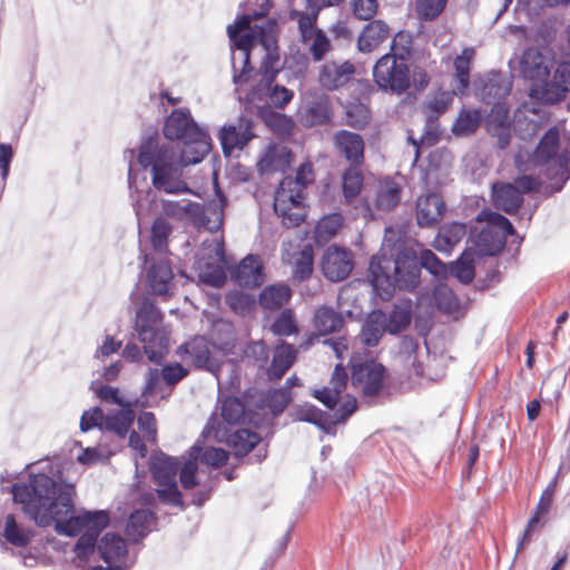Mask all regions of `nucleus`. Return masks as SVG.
Segmentation results:
<instances>
[{
  "label": "nucleus",
  "instance_id": "obj_48",
  "mask_svg": "<svg viewBox=\"0 0 570 570\" xmlns=\"http://www.w3.org/2000/svg\"><path fill=\"white\" fill-rule=\"evenodd\" d=\"M344 218L340 213L324 216L315 226V239L317 243H326L334 237L342 227Z\"/></svg>",
  "mask_w": 570,
  "mask_h": 570
},
{
  "label": "nucleus",
  "instance_id": "obj_35",
  "mask_svg": "<svg viewBox=\"0 0 570 570\" xmlns=\"http://www.w3.org/2000/svg\"><path fill=\"white\" fill-rule=\"evenodd\" d=\"M134 420L135 412L131 406L121 407L105 415L104 431L115 433L118 438L125 439L130 431Z\"/></svg>",
  "mask_w": 570,
  "mask_h": 570
},
{
  "label": "nucleus",
  "instance_id": "obj_62",
  "mask_svg": "<svg viewBox=\"0 0 570 570\" xmlns=\"http://www.w3.org/2000/svg\"><path fill=\"white\" fill-rule=\"evenodd\" d=\"M350 8L355 18L370 20L377 12V0H351Z\"/></svg>",
  "mask_w": 570,
  "mask_h": 570
},
{
  "label": "nucleus",
  "instance_id": "obj_46",
  "mask_svg": "<svg viewBox=\"0 0 570 570\" xmlns=\"http://www.w3.org/2000/svg\"><path fill=\"white\" fill-rule=\"evenodd\" d=\"M482 114L479 109H463L452 126L455 136L465 137L473 134L480 126Z\"/></svg>",
  "mask_w": 570,
  "mask_h": 570
},
{
  "label": "nucleus",
  "instance_id": "obj_64",
  "mask_svg": "<svg viewBox=\"0 0 570 570\" xmlns=\"http://www.w3.org/2000/svg\"><path fill=\"white\" fill-rule=\"evenodd\" d=\"M291 401L287 389H277L268 394L267 403L273 414L282 413Z\"/></svg>",
  "mask_w": 570,
  "mask_h": 570
},
{
  "label": "nucleus",
  "instance_id": "obj_23",
  "mask_svg": "<svg viewBox=\"0 0 570 570\" xmlns=\"http://www.w3.org/2000/svg\"><path fill=\"white\" fill-rule=\"evenodd\" d=\"M332 115L330 98L324 94L306 97L299 108L301 121L307 127L324 125Z\"/></svg>",
  "mask_w": 570,
  "mask_h": 570
},
{
  "label": "nucleus",
  "instance_id": "obj_58",
  "mask_svg": "<svg viewBox=\"0 0 570 570\" xmlns=\"http://www.w3.org/2000/svg\"><path fill=\"white\" fill-rule=\"evenodd\" d=\"M411 322V313L403 307H395L386 316V328L391 334L404 331Z\"/></svg>",
  "mask_w": 570,
  "mask_h": 570
},
{
  "label": "nucleus",
  "instance_id": "obj_60",
  "mask_svg": "<svg viewBox=\"0 0 570 570\" xmlns=\"http://www.w3.org/2000/svg\"><path fill=\"white\" fill-rule=\"evenodd\" d=\"M226 303L228 304L230 309L238 315L248 314L254 305V301L249 295L238 291H233L228 293L226 296Z\"/></svg>",
  "mask_w": 570,
  "mask_h": 570
},
{
  "label": "nucleus",
  "instance_id": "obj_15",
  "mask_svg": "<svg viewBox=\"0 0 570 570\" xmlns=\"http://www.w3.org/2000/svg\"><path fill=\"white\" fill-rule=\"evenodd\" d=\"M179 466L177 459L164 453L153 454L150 458V471L158 487V497L163 502L173 505L181 504V494L176 481Z\"/></svg>",
  "mask_w": 570,
  "mask_h": 570
},
{
  "label": "nucleus",
  "instance_id": "obj_29",
  "mask_svg": "<svg viewBox=\"0 0 570 570\" xmlns=\"http://www.w3.org/2000/svg\"><path fill=\"white\" fill-rule=\"evenodd\" d=\"M512 82L500 72H491L481 80L480 98L491 104L507 97L511 91Z\"/></svg>",
  "mask_w": 570,
  "mask_h": 570
},
{
  "label": "nucleus",
  "instance_id": "obj_5",
  "mask_svg": "<svg viewBox=\"0 0 570 570\" xmlns=\"http://www.w3.org/2000/svg\"><path fill=\"white\" fill-rule=\"evenodd\" d=\"M138 163L141 167H151V184L155 189L167 194L189 191L183 179V167L189 166L170 145L158 146L154 139L145 140L139 150Z\"/></svg>",
  "mask_w": 570,
  "mask_h": 570
},
{
  "label": "nucleus",
  "instance_id": "obj_61",
  "mask_svg": "<svg viewBox=\"0 0 570 570\" xmlns=\"http://www.w3.org/2000/svg\"><path fill=\"white\" fill-rule=\"evenodd\" d=\"M222 416L229 423L235 424L244 416V405L237 397H226L222 401Z\"/></svg>",
  "mask_w": 570,
  "mask_h": 570
},
{
  "label": "nucleus",
  "instance_id": "obj_9",
  "mask_svg": "<svg viewBox=\"0 0 570 570\" xmlns=\"http://www.w3.org/2000/svg\"><path fill=\"white\" fill-rule=\"evenodd\" d=\"M135 331L145 344V353L149 361L159 362L167 348L168 338L163 330L161 314L153 303L145 301L138 308Z\"/></svg>",
  "mask_w": 570,
  "mask_h": 570
},
{
  "label": "nucleus",
  "instance_id": "obj_4",
  "mask_svg": "<svg viewBox=\"0 0 570 570\" xmlns=\"http://www.w3.org/2000/svg\"><path fill=\"white\" fill-rule=\"evenodd\" d=\"M253 17L243 14L234 24L227 27L232 48L233 81L242 85L248 81L252 72L249 68V52L257 46L268 49L273 41L275 23L271 20L262 24L254 23Z\"/></svg>",
  "mask_w": 570,
  "mask_h": 570
},
{
  "label": "nucleus",
  "instance_id": "obj_57",
  "mask_svg": "<svg viewBox=\"0 0 570 570\" xmlns=\"http://www.w3.org/2000/svg\"><path fill=\"white\" fill-rule=\"evenodd\" d=\"M293 417L296 421L308 422L317 426L325 423V414L313 404H302L294 409Z\"/></svg>",
  "mask_w": 570,
  "mask_h": 570
},
{
  "label": "nucleus",
  "instance_id": "obj_20",
  "mask_svg": "<svg viewBox=\"0 0 570 570\" xmlns=\"http://www.w3.org/2000/svg\"><path fill=\"white\" fill-rule=\"evenodd\" d=\"M303 200L304 197L297 193L284 191V188L276 190L274 210L287 228L298 226L305 219L306 210Z\"/></svg>",
  "mask_w": 570,
  "mask_h": 570
},
{
  "label": "nucleus",
  "instance_id": "obj_52",
  "mask_svg": "<svg viewBox=\"0 0 570 570\" xmlns=\"http://www.w3.org/2000/svg\"><path fill=\"white\" fill-rule=\"evenodd\" d=\"M173 232V226L164 216H157L151 226V244L158 252L167 249L168 238Z\"/></svg>",
  "mask_w": 570,
  "mask_h": 570
},
{
  "label": "nucleus",
  "instance_id": "obj_18",
  "mask_svg": "<svg viewBox=\"0 0 570 570\" xmlns=\"http://www.w3.org/2000/svg\"><path fill=\"white\" fill-rule=\"evenodd\" d=\"M454 90H438L426 97L422 104V114L425 117V128L422 141L433 145L440 134L439 117L443 115L453 101Z\"/></svg>",
  "mask_w": 570,
  "mask_h": 570
},
{
  "label": "nucleus",
  "instance_id": "obj_34",
  "mask_svg": "<svg viewBox=\"0 0 570 570\" xmlns=\"http://www.w3.org/2000/svg\"><path fill=\"white\" fill-rule=\"evenodd\" d=\"M385 332H387L386 314L382 311H374L366 317L360 338L364 345L375 346Z\"/></svg>",
  "mask_w": 570,
  "mask_h": 570
},
{
  "label": "nucleus",
  "instance_id": "obj_26",
  "mask_svg": "<svg viewBox=\"0 0 570 570\" xmlns=\"http://www.w3.org/2000/svg\"><path fill=\"white\" fill-rule=\"evenodd\" d=\"M354 72L355 68L350 61H330L322 66L318 80L324 88L334 90L346 85Z\"/></svg>",
  "mask_w": 570,
  "mask_h": 570
},
{
  "label": "nucleus",
  "instance_id": "obj_36",
  "mask_svg": "<svg viewBox=\"0 0 570 570\" xmlns=\"http://www.w3.org/2000/svg\"><path fill=\"white\" fill-rule=\"evenodd\" d=\"M466 234V227L461 223L445 224L434 238L433 246L441 253H450Z\"/></svg>",
  "mask_w": 570,
  "mask_h": 570
},
{
  "label": "nucleus",
  "instance_id": "obj_10",
  "mask_svg": "<svg viewBox=\"0 0 570 570\" xmlns=\"http://www.w3.org/2000/svg\"><path fill=\"white\" fill-rule=\"evenodd\" d=\"M478 222L487 224L473 240L476 252L481 256H492L499 253L504 247L508 236L515 233L507 217L489 209L480 212Z\"/></svg>",
  "mask_w": 570,
  "mask_h": 570
},
{
  "label": "nucleus",
  "instance_id": "obj_24",
  "mask_svg": "<svg viewBox=\"0 0 570 570\" xmlns=\"http://www.w3.org/2000/svg\"><path fill=\"white\" fill-rule=\"evenodd\" d=\"M511 119L509 108L503 102H494L487 118L488 131L498 138V145L501 149L505 148L511 137Z\"/></svg>",
  "mask_w": 570,
  "mask_h": 570
},
{
  "label": "nucleus",
  "instance_id": "obj_32",
  "mask_svg": "<svg viewBox=\"0 0 570 570\" xmlns=\"http://www.w3.org/2000/svg\"><path fill=\"white\" fill-rule=\"evenodd\" d=\"M292 153L282 145H269L258 161L261 173L284 171L291 164Z\"/></svg>",
  "mask_w": 570,
  "mask_h": 570
},
{
  "label": "nucleus",
  "instance_id": "obj_45",
  "mask_svg": "<svg viewBox=\"0 0 570 570\" xmlns=\"http://www.w3.org/2000/svg\"><path fill=\"white\" fill-rule=\"evenodd\" d=\"M291 297V289L287 285L275 284L265 287L259 295V304L266 309H277Z\"/></svg>",
  "mask_w": 570,
  "mask_h": 570
},
{
  "label": "nucleus",
  "instance_id": "obj_25",
  "mask_svg": "<svg viewBox=\"0 0 570 570\" xmlns=\"http://www.w3.org/2000/svg\"><path fill=\"white\" fill-rule=\"evenodd\" d=\"M445 204L436 193L419 197L416 202V220L421 227L436 225L443 217Z\"/></svg>",
  "mask_w": 570,
  "mask_h": 570
},
{
  "label": "nucleus",
  "instance_id": "obj_6",
  "mask_svg": "<svg viewBox=\"0 0 570 570\" xmlns=\"http://www.w3.org/2000/svg\"><path fill=\"white\" fill-rule=\"evenodd\" d=\"M164 135L170 140H179L183 146L181 159L185 164H198L210 150V137L191 118L188 109H175L166 119Z\"/></svg>",
  "mask_w": 570,
  "mask_h": 570
},
{
  "label": "nucleus",
  "instance_id": "obj_40",
  "mask_svg": "<svg viewBox=\"0 0 570 570\" xmlns=\"http://www.w3.org/2000/svg\"><path fill=\"white\" fill-rule=\"evenodd\" d=\"M475 56L473 48H464L454 60L455 81L454 94L463 95L470 83V65Z\"/></svg>",
  "mask_w": 570,
  "mask_h": 570
},
{
  "label": "nucleus",
  "instance_id": "obj_55",
  "mask_svg": "<svg viewBox=\"0 0 570 570\" xmlns=\"http://www.w3.org/2000/svg\"><path fill=\"white\" fill-rule=\"evenodd\" d=\"M419 348V344L414 338L411 337H404L401 341L400 346V357L403 360V362L406 365H410L413 367V372L416 375L423 374V367L422 365L416 362V351Z\"/></svg>",
  "mask_w": 570,
  "mask_h": 570
},
{
  "label": "nucleus",
  "instance_id": "obj_11",
  "mask_svg": "<svg viewBox=\"0 0 570 570\" xmlns=\"http://www.w3.org/2000/svg\"><path fill=\"white\" fill-rule=\"evenodd\" d=\"M373 79L380 89L397 96L404 94L411 86L410 69L405 59L392 52L376 61Z\"/></svg>",
  "mask_w": 570,
  "mask_h": 570
},
{
  "label": "nucleus",
  "instance_id": "obj_51",
  "mask_svg": "<svg viewBox=\"0 0 570 570\" xmlns=\"http://www.w3.org/2000/svg\"><path fill=\"white\" fill-rule=\"evenodd\" d=\"M433 298L438 308L443 313L452 314L459 308V299L453 291L442 282L434 286Z\"/></svg>",
  "mask_w": 570,
  "mask_h": 570
},
{
  "label": "nucleus",
  "instance_id": "obj_8",
  "mask_svg": "<svg viewBox=\"0 0 570 570\" xmlns=\"http://www.w3.org/2000/svg\"><path fill=\"white\" fill-rule=\"evenodd\" d=\"M564 142L563 153L558 155L559 131L557 128H551L542 137L533 155L535 165L549 164L546 175L554 191L561 190L570 178V137H564Z\"/></svg>",
  "mask_w": 570,
  "mask_h": 570
},
{
  "label": "nucleus",
  "instance_id": "obj_37",
  "mask_svg": "<svg viewBox=\"0 0 570 570\" xmlns=\"http://www.w3.org/2000/svg\"><path fill=\"white\" fill-rule=\"evenodd\" d=\"M296 358V350L282 342L275 347L273 361L268 370V377L271 380H279L287 370L293 365Z\"/></svg>",
  "mask_w": 570,
  "mask_h": 570
},
{
  "label": "nucleus",
  "instance_id": "obj_49",
  "mask_svg": "<svg viewBox=\"0 0 570 570\" xmlns=\"http://www.w3.org/2000/svg\"><path fill=\"white\" fill-rule=\"evenodd\" d=\"M170 394V389L167 387L164 375L158 368H149L146 374V384L142 390V395L149 397L165 399Z\"/></svg>",
  "mask_w": 570,
  "mask_h": 570
},
{
  "label": "nucleus",
  "instance_id": "obj_44",
  "mask_svg": "<svg viewBox=\"0 0 570 570\" xmlns=\"http://www.w3.org/2000/svg\"><path fill=\"white\" fill-rule=\"evenodd\" d=\"M357 166L358 165H352L342 176V189L345 204H352L360 195L363 187V175Z\"/></svg>",
  "mask_w": 570,
  "mask_h": 570
},
{
  "label": "nucleus",
  "instance_id": "obj_3",
  "mask_svg": "<svg viewBox=\"0 0 570 570\" xmlns=\"http://www.w3.org/2000/svg\"><path fill=\"white\" fill-rule=\"evenodd\" d=\"M368 277L375 294L383 301L392 297L395 288L413 291L420 284L421 268L414 249L401 250L393 262L372 257Z\"/></svg>",
  "mask_w": 570,
  "mask_h": 570
},
{
  "label": "nucleus",
  "instance_id": "obj_22",
  "mask_svg": "<svg viewBox=\"0 0 570 570\" xmlns=\"http://www.w3.org/2000/svg\"><path fill=\"white\" fill-rule=\"evenodd\" d=\"M253 137L249 120L239 119L236 124L224 126L219 131L224 155L230 156L235 150H242Z\"/></svg>",
  "mask_w": 570,
  "mask_h": 570
},
{
  "label": "nucleus",
  "instance_id": "obj_27",
  "mask_svg": "<svg viewBox=\"0 0 570 570\" xmlns=\"http://www.w3.org/2000/svg\"><path fill=\"white\" fill-rule=\"evenodd\" d=\"M240 286L256 287L264 282L263 264L258 256L247 255L232 274Z\"/></svg>",
  "mask_w": 570,
  "mask_h": 570
},
{
  "label": "nucleus",
  "instance_id": "obj_14",
  "mask_svg": "<svg viewBox=\"0 0 570 570\" xmlns=\"http://www.w3.org/2000/svg\"><path fill=\"white\" fill-rule=\"evenodd\" d=\"M289 18L295 20L299 32V41L315 62L322 61L332 50L327 35L317 28V12L292 10Z\"/></svg>",
  "mask_w": 570,
  "mask_h": 570
},
{
  "label": "nucleus",
  "instance_id": "obj_19",
  "mask_svg": "<svg viewBox=\"0 0 570 570\" xmlns=\"http://www.w3.org/2000/svg\"><path fill=\"white\" fill-rule=\"evenodd\" d=\"M354 267L353 254L345 247L328 246L322 257L321 268L331 282L345 279Z\"/></svg>",
  "mask_w": 570,
  "mask_h": 570
},
{
  "label": "nucleus",
  "instance_id": "obj_39",
  "mask_svg": "<svg viewBox=\"0 0 570 570\" xmlns=\"http://www.w3.org/2000/svg\"><path fill=\"white\" fill-rule=\"evenodd\" d=\"M556 490V480H553L542 492L541 498L537 504L535 511L533 515L528 521L527 528L523 532L522 539L519 543V549L522 544L529 539L532 530L539 524L542 517L548 514L552 502H553V494Z\"/></svg>",
  "mask_w": 570,
  "mask_h": 570
},
{
  "label": "nucleus",
  "instance_id": "obj_43",
  "mask_svg": "<svg viewBox=\"0 0 570 570\" xmlns=\"http://www.w3.org/2000/svg\"><path fill=\"white\" fill-rule=\"evenodd\" d=\"M313 180V167L309 163H304L298 167L295 178L285 177L278 188H284V191L297 193L301 197H304L305 187Z\"/></svg>",
  "mask_w": 570,
  "mask_h": 570
},
{
  "label": "nucleus",
  "instance_id": "obj_54",
  "mask_svg": "<svg viewBox=\"0 0 570 570\" xmlns=\"http://www.w3.org/2000/svg\"><path fill=\"white\" fill-rule=\"evenodd\" d=\"M452 274L462 283L468 284L474 278V259L470 250H465L452 266Z\"/></svg>",
  "mask_w": 570,
  "mask_h": 570
},
{
  "label": "nucleus",
  "instance_id": "obj_30",
  "mask_svg": "<svg viewBox=\"0 0 570 570\" xmlns=\"http://www.w3.org/2000/svg\"><path fill=\"white\" fill-rule=\"evenodd\" d=\"M493 205L507 214L517 212L522 202V193L512 184L498 183L492 186Z\"/></svg>",
  "mask_w": 570,
  "mask_h": 570
},
{
  "label": "nucleus",
  "instance_id": "obj_41",
  "mask_svg": "<svg viewBox=\"0 0 570 570\" xmlns=\"http://www.w3.org/2000/svg\"><path fill=\"white\" fill-rule=\"evenodd\" d=\"M343 323L342 315L333 307L321 306L315 312L314 326L321 335L338 331Z\"/></svg>",
  "mask_w": 570,
  "mask_h": 570
},
{
  "label": "nucleus",
  "instance_id": "obj_47",
  "mask_svg": "<svg viewBox=\"0 0 570 570\" xmlns=\"http://www.w3.org/2000/svg\"><path fill=\"white\" fill-rule=\"evenodd\" d=\"M401 199V189L399 185L386 179L381 181L376 190V207L382 210H391Z\"/></svg>",
  "mask_w": 570,
  "mask_h": 570
},
{
  "label": "nucleus",
  "instance_id": "obj_1",
  "mask_svg": "<svg viewBox=\"0 0 570 570\" xmlns=\"http://www.w3.org/2000/svg\"><path fill=\"white\" fill-rule=\"evenodd\" d=\"M13 501L38 527L55 524L58 534L76 537L80 534L75 552L80 560H87L95 552L106 562L88 570H121L126 567L127 546L117 533L107 532L97 543V538L109 523L106 511L75 512L76 489L68 481L58 463L40 462L33 468L28 481L14 483L11 488Z\"/></svg>",
  "mask_w": 570,
  "mask_h": 570
},
{
  "label": "nucleus",
  "instance_id": "obj_17",
  "mask_svg": "<svg viewBox=\"0 0 570 570\" xmlns=\"http://www.w3.org/2000/svg\"><path fill=\"white\" fill-rule=\"evenodd\" d=\"M183 362L195 367L205 368L218 377L222 366L220 352L204 336H196L181 345L178 351Z\"/></svg>",
  "mask_w": 570,
  "mask_h": 570
},
{
  "label": "nucleus",
  "instance_id": "obj_38",
  "mask_svg": "<svg viewBox=\"0 0 570 570\" xmlns=\"http://www.w3.org/2000/svg\"><path fill=\"white\" fill-rule=\"evenodd\" d=\"M155 524L154 514L148 510H136L128 519L126 534L129 540L137 542L146 537Z\"/></svg>",
  "mask_w": 570,
  "mask_h": 570
},
{
  "label": "nucleus",
  "instance_id": "obj_50",
  "mask_svg": "<svg viewBox=\"0 0 570 570\" xmlns=\"http://www.w3.org/2000/svg\"><path fill=\"white\" fill-rule=\"evenodd\" d=\"M259 440L261 439L257 433L246 429H240L230 435L228 442L232 445L235 455L243 456L250 452Z\"/></svg>",
  "mask_w": 570,
  "mask_h": 570
},
{
  "label": "nucleus",
  "instance_id": "obj_31",
  "mask_svg": "<svg viewBox=\"0 0 570 570\" xmlns=\"http://www.w3.org/2000/svg\"><path fill=\"white\" fill-rule=\"evenodd\" d=\"M390 35V28L383 20L367 23L357 39V48L363 53L375 50Z\"/></svg>",
  "mask_w": 570,
  "mask_h": 570
},
{
  "label": "nucleus",
  "instance_id": "obj_56",
  "mask_svg": "<svg viewBox=\"0 0 570 570\" xmlns=\"http://www.w3.org/2000/svg\"><path fill=\"white\" fill-rule=\"evenodd\" d=\"M200 452V448L198 445H194L190 449V459L185 462L184 466L180 469V482L185 489H191L197 484L196 481V472H197V463Z\"/></svg>",
  "mask_w": 570,
  "mask_h": 570
},
{
  "label": "nucleus",
  "instance_id": "obj_28",
  "mask_svg": "<svg viewBox=\"0 0 570 570\" xmlns=\"http://www.w3.org/2000/svg\"><path fill=\"white\" fill-rule=\"evenodd\" d=\"M335 146L352 165H361L364 160V141L358 134L340 130L334 137Z\"/></svg>",
  "mask_w": 570,
  "mask_h": 570
},
{
  "label": "nucleus",
  "instance_id": "obj_53",
  "mask_svg": "<svg viewBox=\"0 0 570 570\" xmlns=\"http://www.w3.org/2000/svg\"><path fill=\"white\" fill-rule=\"evenodd\" d=\"M417 257L420 268H425L439 281V283L448 277L449 269L446 265L441 262L432 250L423 249Z\"/></svg>",
  "mask_w": 570,
  "mask_h": 570
},
{
  "label": "nucleus",
  "instance_id": "obj_2",
  "mask_svg": "<svg viewBox=\"0 0 570 570\" xmlns=\"http://www.w3.org/2000/svg\"><path fill=\"white\" fill-rule=\"evenodd\" d=\"M556 67V56L548 47L527 48L519 60L522 77L532 82L530 96L544 104L553 105L566 97L570 87V62Z\"/></svg>",
  "mask_w": 570,
  "mask_h": 570
},
{
  "label": "nucleus",
  "instance_id": "obj_12",
  "mask_svg": "<svg viewBox=\"0 0 570 570\" xmlns=\"http://www.w3.org/2000/svg\"><path fill=\"white\" fill-rule=\"evenodd\" d=\"M348 375L346 370L337 364L327 386L315 390L313 396L330 410H334L335 422L344 421L356 410V399L350 395L341 396L346 389Z\"/></svg>",
  "mask_w": 570,
  "mask_h": 570
},
{
  "label": "nucleus",
  "instance_id": "obj_13",
  "mask_svg": "<svg viewBox=\"0 0 570 570\" xmlns=\"http://www.w3.org/2000/svg\"><path fill=\"white\" fill-rule=\"evenodd\" d=\"M225 265L223 242L218 238L204 240L194 263L199 279L205 284L222 286L226 279Z\"/></svg>",
  "mask_w": 570,
  "mask_h": 570
},
{
  "label": "nucleus",
  "instance_id": "obj_63",
  "mask_svg": "<svg viewBox=\"0 0 570 570\" xmlns=\"http://www.w3.org/2000/svg\"><path fill=\"white\" fill-rule=\"evenodd\" d=\"M446 0H417L416 10L424 20L435 19L445 8Z\"/></svg>",
  "mask_w": 570,
  "mask_h": 570
},
{
  "label": "nucleus",
  "instance_id": "obj_33",
  "mask_svg": "<svg viewBox=\"0 0 570 570\" xmlns=\"http://www.w3.org/2000/svg\"><path fill=\"white\" fill-rule=\"evenodd\" d=\"M147 282L154 294H168L173 283V271L169 263L160 261L153 264L147 272Z\"/></svg>",
  "mask_w": 570,
  "mask_h": 570
},
{
  "label": "nucleus",
  "instance_id": "obj_21",
  "mask_svg": "<svg viewBox=\"0 0 570 570\" xmlns=\"http://www.w3.org/2000/svg\"><path fill=\"white\" fill-rule=\"evenodd\" d=\"M0 537L14 548H26L35 537V531L20 515L7 513L0 518Z\"/></svg>",
  "mask_w": 570,
  "mask_h": 570
},
{
  "label": "nucleus",
  "instance_id": "obj_59",
  "mask_svg": "<svg viewBox=\"0 0 570 570\" xmlns=\"http://www.w3.org/2000/svg\"><path fill=\"white\" fill-rule=\"evenodd\" d=\"M272 331L279 336H288L297 332V325L292 309H285L279 314L272 325Z\"/></svg>",
  "mask_w": 570,
  "mask_h": 570
},
{
  "label": "nucleus",
  "instance_id": "obj_42",
  "mask_svg": "<svg viewBox=\"0 0 570 570\" xmlns=\"http://www.w3.org/2000/svg\"><path fill=\"white\" fill-rule=\"evenodd\" d=\"M292 244L289 242H283L282 252L283 259L288 263H294L295 269L294 275L296 278L303 281L307 278L313 271V254L311 248H304L298 252V257L292 262V255L289 253V248Z\"/></svg>",
  "mask_w": 570,
  "mask_h": 570
},
{
  "label": "nucleus",
  "instance_id": "obj_16",
  "mask_svg": "<svg viewBox=\"0 0 570 570\" xmlns=\"http://www.w3.org/2000/svg\"><path fill=\"white\" fill-rule=\"evenodd\" d=\"M352 370V386L366 397L375 396L383 387L385 368L373 360L361 361L357 353L350 360Z\"/></svg>",
  "mask_w": 570,
  "mask_h": 570
},
{
  "label": "nucleus",
  "instance_id": "obj_7",
  "mask_svg": "<svg viewBox=\"0 0 570 570\" xmlns=\"http://www.w3.org/2000/svg\"><path fill=\"white\" fill-rule=\"evenodd\" d=\"M216 193L217 199L210 202L207 206L187 199H161L159 216L186 222L196 227H204L209 232H216L223 225L224 207L226 205V199L222 193L219 190Z\"/></svg>",
  "mask_w": 570,
  "mask_h": 570
}]
</instances>
